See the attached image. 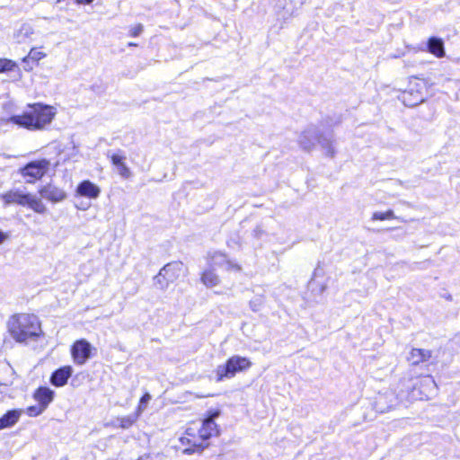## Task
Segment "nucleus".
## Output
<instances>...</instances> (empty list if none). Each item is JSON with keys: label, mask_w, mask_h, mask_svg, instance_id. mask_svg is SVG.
<instances>
[{"label": "nucleus", "mask_w": 460, "mask_h": 460, "mask_svg": "<svg viewBox=\"0 0 460 460\" xmlns=\"http://www.w3.org/2000/svg\"><path fill=\"white\" fill-rule=\"evenodd\" d=\"M151 395L148 393H145L139 399L138 404L136 408L137 416H140L145 411L147 402L150 401Z\"/></svg>", "instance_id": "24"}, {"label": "nucleus", "mask_w": 460, "mask_h": 460, "mask_svg": "<svg viewBox=\"0 0 460 460\" xmlns=\"http://www.w3.org/2000/svg\"><path fill=\"white\" fill-rule=\"evenodd\" d=\"M432 357V351L424 349L412 348L407 358L408 362L411 366H419L421 363L427 362Z\"/></svg>", "instance_id": "16"}, {"label": "nucleus", "mask_w": 460, "mask_h": 460, "mask_svg": "<svg viewBox=\"0 0 460 460\" xmlns=\"http://www.w3.org/2000/svg\"><path fill=\"white\" fill-rule=\"evenodd\" d=\"M128 47H136V46H137V44H136V43H133V42H129V43L128 44Z\"/></svg>", "instance_id": "28"}, {"label": "nucleus", "mask_w": 460, "mask_h": 460, "mask_svg": "<svg viewBox=\"0 0 460 460\" xmlns=\"http://www.w3.org/2000/svg\"><path fill=\"white\" fill-rule=\"evenodd\" d=\"M392 219H398L397 217H395L394 211L392 209H388L384 212H374L371 216L372 221H385V220H392Z\"/></svg>", "instance_id": "23"}, {"label": "nucleus", "mask_w": 460, "mask_h": 460, "mask_svg": "<svg viewBox=\"0 0 460 460\" xmlns=\"http://www.w3.org/2000/svg\"><path fill=\"white\" fill-rule=\"evenodd\" d=\"M71 357L76 365H84L92 355L91 344L84 339L75 341L70 348Z\"/></svg>", "instance_id": "10"}, {"label": "nucleus", "mask_w": 460, "mask_h": 460, "mask_svg": "<svg viewBox=\"0 0 460 460\" xmlns=\"http://www.w3.org/2000/svg\"><path fill=\"white\" fill-rule=\"evenodd\" d=\"M72 375L73 367L70 365L62 366L52 372L49 382L56 387H62L67 384Z\"/></svg>", "instance_id": "12"}, {"label": "nucleus", "mask_w": 460, "mask_h": 460, "mask_svg": "<svg viewBox=\"0 0 460 460\" xmlns=\"http://www.w3.org/2000/svg\"><path fill=\"white\" fill-rule=\"evenodd\" d=\"M432 83L423 77L411 76L407 88L400 94V100L407 107H414L423 102L429 93Z\"/></svg>", "instance_id": "5"}, {"label": "nucleus", "mask_w": 460, "mask_h": 460, "mask_svg": "<svg viewBox=\"0 0 460 460\" xmlns=\"http://www.w3.org/2000/svg\"><path fill=\"white\" fill-rule=\"evenodd\" d=\"M46 57V53L37 48H32L28 55L23 57L22 62L23 63V69L26 72H31L34 66L39 65V62Z\"/></svg>", "instance_id": "14"}, {"label": "nucleus", "mask_w": 460, "mask_h": 460, "mask_svg": "<svg viewBox=\"0 0 460 460\" xmlns=\"http://www.w3.org/2000/svg\"><path fill=\"white\" fill-rule=\"evenodd\" d=\"M252 367V362L248 357L233 355L224 364L218 365L214 370L215 381L223 382L226 379L234 378L237 374L248 371Z\"/></svg>", "instance_id": "6"}, {"label": "nucleus", "mask_w": 460, "mask_h": 460, "mask_svg": "<svg viewBox=\"0 0 460 460\" xmlns=\"http://www.w3.org/2000/svg\"><path fill=\"white\" fill-rule=\"evenodd\" d=\"M4 206L18 205L28 208L37 214L43 215L47 207L42 199L31 192H22L20 190H9L0 195Z\"/></svg>", "instance_id": "4"}, {"label": "nucleus", "mask_w": 460, "mask_h": 460, "mask_svg": "<svg viewBox=\"0 0 460 460\" xmlns=\"http://www.w3.org/2000/svg\"><path fill=\"white\" fill-rule=\"evenodd\" d=\"M7 238V235L0 231V244L4 243V241Z\"/></svg>", "instance_id": "27"}, {"label": "nucleus", "mask_w": 460, "mask_h": 460, "mask_svg": "<svg viewBox=\"0 0 460 460\" xmlns=\"http://www.w3.org/2000/svg\"><path fill=\"white\" fill-rule=\"evenodd\" d=\"M144 30V27L141 23H137L132 26L128 31V35L132 38L138 37Z\"/></svg>", "instance_id": "25"}, {"label": "nucleus", "mask_w": 460, "mask_h": 460, "mask_svg": "<svg viewBox=\"0 0 460 460\" xmlns=\"http://www.w3.org/2000/svg\"><path fill=\"white\" fill-rule=\"evenodd\" d=\"M22 413V409H13L7 411L3 416L0 417V430L13 427L14 424H16Z\"/></svg>", "instance_id": "17"}, {"label": "nucleus", "mask_w": 460, "mask_h": 460, "mask_svg": "<svg viewBox=\"0 0 460 460\" xmlns=\"http://www.w3.org/2000/svg\"><path fill=\"white\" fill-rule=\"evenodd\" d=\"M38 192L42 199L54 204L62 202L67 198V193L64 189L51 182L40 186Z\"/></svg>", "instance_id": "11"}, {"label": "nucleus", "mask_w": 460, "mask_h": 460, "mask_svg": "<svg viewBox=\"0 0 460 460\" xmlns=\"http://www.w3.org/2000/svg\"><path fill=\"white\" fill-rule=\"evenodd\" d=\"M77 196L88 199H96L101 193L100 188L89 180L82 181L76 187Z\"/></svg>", "instance_id": "13"}, {"label": "nucleus", "mask_w": 460, "mask_h": 460, "mask_svg": "<svg viewBox=\"0 0 460 460\" xmlns=\"http://www.w3.org/2000/svg\"><path fill=\"white\" fill-rule=\"evenodd\" d=\"M300 146H302L303 149L309 151L312 148L313 144H310L308 137L306 136H304L303 138L300 140Z\"/></svg>", "instance_id": "26"}, {"label": "nucleus", "mask_w": 460, "mask_h": 460, "mask_svg": "<svg viewBox=\"0 0 460 460\" xmlns=\"http://www.w3.org/2000/svg\"><path fill=\"white\" fill-rule=\"evenodd\" d=\"M6 328L10 337L18 343L38 340L44 334L41 322L32 313H14L11 314L6 322Z\"/></svg>", "instance_id": "3"}, {"label": "nucleus", "mask_w": 460, "mask_h": 460, "mask_svg": "<svg viewBox=\"0 0 460 460\" xmlns=\"http://www.w3.org/2000/svg\"><path fill=\"white\" fill-rule=\"evenodd\" d=\"M109 159L113 166H115L118 169L119 174L128 179L131 175L130 169L126 164V156L121 152L119 151L118 153H113L109 156Z\"/></svg>", "instance_id": "15"}, {"label": "nucleus", "mask_w": 460, "mask_h": 460, "mask_svg": "<svg viewBox=\"0 0 460 460\" xmlns=\"http://www.w3.org/2000/svg\"><path fill=\"white\" fill-rule=\"evenodd\" d=\"M221 415L218 408L209 409L201 417L187 422L179 443L185 455H200L220 437L222 429L216 420Z\"/></svg>", "instance_id": "1"}, {"label": "nucleus", "mask_w": 460, "mask_h": 460, "mask_svg": "<svg viewBox=\"0 0 460 460\" xmlns=\"http://www.w3.org/2000/svg\"><path fill=\"white\" fill-rule=\"evenodd\" d=\"M208 260L213 264H217V260H221L222 263H225L226 265V269L228 270H240L241 267L237 264L233 263L230 260H228L227 255L225 252H214L211 253H208Z\"/></svg>", "instance_id": "19"}, {"label": "nucleus", "mask_w": 460, "mask_h": 460, "mask_svg": "<svg viewBox=\"0 0 460 460\" xmlns=\"http://www.w3.org/2000/svg\"><path fill=\"white\" fill-rule=\"evenodd\" d=\"M137 460H142V459H140V458H139V459H137Z\"/></svg>", "instance_id": "29"}, {"label": "nucleus", "mask_w": 460, "mask_h": 460, "mask_svg": "<svg viewBox=\"0 0 460 460\" xmlns=\"http://www.w3.org/2000/svg\"><path fill=\"white\" fill-rule=\"evenodd\" d=\"M183 264L180 261H172L164 265L155 277V284L162 290L166 289L171 284L179 279Z\"/></svg>", "instance_id": "9"}, {"label": "nucleus", "mask_w": 460, "mask_h": 460, "mask_svg": "<svg viewBox=\"0 0 460 460\" xmlns=\"http://www.w3.org/2000/svg\"><path fill=\"white\" fill-rule=\"evenodd\" d=\"M32 398L37 404L28 406L25 409V413L29 417H37L42 414L54 401L55 392L48 386L40 385L33 391Z\"/></svg>", "instance_id": "7"}, {"label": "nucleus", "mask_w": 460, "mask_h": 460, "mask_svg": "<svg viewBox=\"0 0 460 460\" xmlns=\"http://www.w3.org/2000/svg\"><path fill=\"white\" fill-rule=\"evenodd\" d=\"M200 281L207 288H213L219 284V277L216 274L214 270L207 269L200 273Z\"/></svg>", "instance_id": "20"}, {"label": "nucleus", "mask_w": 460, "mask_h": 460, "mask_svg": "<svg viewBox=\"0 0 460 460\" xmlns=\"http://www.w3.org/2000/svg\"><path fill=\"white\" fill-rule=\"evenodd\" d=\"M19 70L18 64L12 59L0 58V74Z\"/></svg>", "instance_id": "22"}, {"label": "nucleus", "mask_w": 460, "mask_h": 460, "mask_svg": "<svg viewBox=\"0 0 460 460\" xmlns=\"http://www.w3.org/2000/svg\"><path fill=\"white\" fill-rule=\"evenodd\" d=\"M138 417L136 411L133 415L118 417L116 420L117 426L124 429H129L135 424Z\"/></svg>", "instance_id": "21"}, {"label": "nucleus", "mask_w": 460, "mask_h": 460, "mask_svg": "<svg viewBox=\"0 0 460 460\" xmlns=\"http://www.w3.org/2000/svg\"><path fill=\"white\" fill-rule=\"evenodd\" d=\"M56 114L55 107L42 102H34L28 104L22 113L13 115L6 121L28 130H42L51 124Z\"/></svg>", "instance_id": "2"}, {"label": "nucleus", "mask_w": 460, "mask_h": 460, "mask_svg": "<svg viewBox=\"0 0 460 460\" xmlns=\"http://www.w3.org/2000/svg\"><path fill=\"white\" fill-rule=\"evenodd\" d=\"M427 49L429 53L438 58H444L446 55L444 41L440 38H429L427 40Z\"/></svg>", "instance_id": "18"}, {"label": "nucleus", "mask_w": 460, "mask_h": 460, "mask_svg": "<svg viewBox=\"0 0 460 460\" xmlns=\"http://www.w3.org/2000/svg\"><path fill=\"white\" fill-rule=\"evenodd\" d=\"M50 162L45 158L27 163L19 169V173L27 183L35 184L49 171Z\"/></svg>", "instance_id": "8"}]
</instances>
